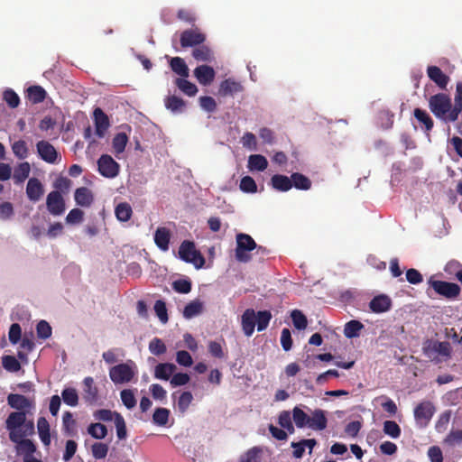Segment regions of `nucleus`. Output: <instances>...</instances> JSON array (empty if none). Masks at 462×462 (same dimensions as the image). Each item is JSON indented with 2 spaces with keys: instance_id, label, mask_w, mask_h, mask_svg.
Instances as JSON below:
<instances>
[{
  "instance_id": "1",
  "label": "nucleus",
  "mask_w": 462,
  "mask_h": 462,
  "mask_svg": "<svg viewBox=\"0 0 462 462\" xmlns=\"http://www.w3.org/2000/svg\"><path fill=\"white\" fill-rule=\"evenodd\" d=\"M29 412L13 411L5 420V428L9 431V439L15 441L16 435L23 433V435L34 434V422L32 420H27L26 416Z\"/></svg>"
},
{
  "instance_id": "2",
  "label": "nucleus",
  "mask_w": 462,
  "mask_h": 462,
  "mask_svg": "<svg viewBox=\"0 0 462 462\" xmlns=\"http://www.w3.org/2000/svg\"><path fill=\"white\" fill-rule=\"evenodd\" d=\"M422 352L426 357L435 364L446 362L451 358V346L447 341L427 339L422 346Z\"/></svg>"
},
{
  "instance_id": "3",
  "label": "nucleus",
  "mask_w": 462,
  "mask_h": 462,
  "mask_svg": "<svg viewBox=\"0 0 462 462\" xmlns=\"http://www.w3.org/2000/svg\"><path fill=\"white\" fill-rule=\"evenodd\" d=\"M429 107L436 117L450 122V115L454 106H452L449 96L444 93L431 96L429 99Z\"/></svg>"
},
{
  "instance_id": "4",
  "label": "nucleus",
  "mask_w": 462,
  "mask_h": 462,
  "mask_svg": "<svg viewBox=\"0 0 462 462\" xmlns=\"http://www.w3.org/2000/svg\"><path fill=\"white\" fill-rule=\"evenodd\" d=\"M236 259L240 263H248L251 260L249 253L257 248V244L251 236L245 233H238L236 236Z\"/></svg>"
},
{
  "instance_id": "5",
  "label": "nucleus",
  "mask_w": 462,
  "mask_h": 462,
  "mask_svg": "<svg viewBox=\"0 0 462 462\" xmlns=\"http://www.w3.org/2000/svg\"><path fill=\"white\" fill-rule=\"evenodd\" d=\"M179 256L182 261L192 263L197 269L202 268L205 264L204 256L196 249L194 242L189 240H184L180 244Z\"/></svg>"
},
{
  "instance_id": "6",
  "label": "nucleus",
  "mask_w": 462,
  "mask_h": 462,
  "mask_svg": "<svg viewBox=\"0 0 462 462\" xmlns=\"http://www.w3.org/2000/svg\"><path fill=\"white\" fill-rule=\"evenodd\" d=\"M133 365H134V364L132 361H129V363H122L112 366L109 369V377L111 381L116 384L131 382L135 375Z\"/></svg>"
},
{
  "instance_id": "7",
  "label": "nucleus",
  "mask_w": 462,
  "mask_h": 462,
  "mask_svg": "<svg viewBox=\"0 0 462 462\" xmlns=\"http://www.w3.org/2000/svg\"><path fill=\"white\" fill-rule=\"evenodd\" d=\"M428 283L436 293L447 299H455L460 294V287L454 282L437 281L430 277Z\"/></svg>"
},
{
  "instance_id": "8",
  "label": "nucleus",
  "mask_w": 462,
  "mask_h": 462,
  "mask_svg": "<svg viewBox=\"0 0 462 462\" xmlns=\"http://www.w3.org/2000/svg\"><path fill=\"white\" fill-rule=\"evenodd\" d=\"M97 170L103 177L114 179L119 174L120 165L112 156L103 154L97 160Z\"/></svg>"
},
{
  "instance_id": "9",
  "label": "nucleus",
  "mask_w": 462,
  "mask_h": 462,
  "mask_svg": "<svg viewBox=\"0 0 462 462\" xmlns=\"http://www.w3.org/2000/svg\"><path fill=\"white\" fill-rule=\"evenodd\" d=\"M435 412V407L430 401L420 402L414 409V419L420 427H426Z\"/></svg>"
},
{
  "instance_id": "10",
  "label": "nucleus",
  "mask_w": 462,
  "mask_h": 462,
  "mask_svg": "<svg viewBox=\"0 0 462 462\" xmlns=\"http://www.w3.org/2000/svg\"><path fill=\"white\" fill-rule=\"evenodd\" d=\"M46 208L52 216H60L65 212V199L59 190H52L47 195Z\"/></svg>"
},
{
  "instance_id": "11",
  "label": "nucleus",
  "mask_w": 462,
  "mask_h": 462,
  "mask_svg": "<svg viewBox=\"0 0 462 462\" xmlns=\"http://www.w3.org/2000/svg\"><path fill=\"white\" fill-rule=\"evenodd\" d=\"M7 403L12 409L16 410V411L31 412V411L35 408L33 400L18 393L8 394Z\"/></svg>"
},
{
  "instance_id": "12",
  "label": "nucleus",
  "mask_w": 462,
  "mask_h": 462,
  "mask_svg": "<svg viewBox=\"0 0 462 462\" xmlns=\"http://www.w3.org/2000/svg\"><path fill=\"white\" fill-rule=\"evenodd\" d=\"M36 149L39 157L48 163H57L58 159H60V155L59 154L55 147L48 141H39L36 143Z\"/></svg>"
},
{
  "instance_id": "13",
  "label": "nucleus",
  "mask_w": 462,
  "mask_h": 462,
  "mask_svg": "<svg viewBox=\"0 0 462 462\" xmlns=\"http://www.w3.org/2000/svg\"><path fill=\"white\" fill-rule=\"evenodd\" d=\"M205 41V34L199 32V29H188L183 31L180 39L182 48L196 47L202 44Z\"/></svg>"
},
{
  "instance_id": "14",
  "label": "nucleus",
  "mask_w": 462,
  "mask_h": 462,
  "mask_svg": "<svg viewBox=\"0 0 462 462\" xmlns=\"http://www.w3.org/2000/svg\"><path fill=\"white\" fill-rule=\"evenodd\" d=\"M244 91L241 82L233 78L223 80L218 88V95L221 97L234 96L235 94Z\"/></svg>"
},
{
  "instance_id": "15",
  "label": "nucleus",
  "mask_w": 462,
  "mask_h": 462,
  "mask_svg": "<svg viewBox=\"0 0 462 462\" xmlns=\"http://www.w3.org/2000/svg\"><path fill=\"white\" fill-rule=\"evenodd\" d=\"M29 435H23V433L16 435L15 441H12L16 444V451L18 454L23 455V457H33L32 454L36 450L34 443L28 439H24Z\"/></svg>"
},
{
  "instance_id": "16",
  "label": "nucleus",
  "mask_w": 462,
  "mask_h": 462,
  "mask_svg": "<svg viewBox=\"0 0 462 462\" xmlns=\"http://www.w3.org/2000/svg\"><path fill=\"white\" fill-rule=\"evenodd\" d=\"M393 301L386 294L374 296L369 302V308L374 313H383L391 310Z\"/></svg>"
},
{
  "instance_id": "17",
  "label": "nucleus",
  "mask_w": 462,
  "mask_h": 462,
  "mask_svg": "<svg viewBox=\"0 0 462 462\" xmlns=\"http://www.w3.org/2000/svg\"><path fill=\"white\" fill-rule=\"evenodd\" d=\"M194 76L199 84L208 86L214 81L216 72L208 65H200L194 69Z\"/></svg>"
},
{
  "instance_id": "18",
  "label": "nucleus",
  "mask_w": 462,
  "mask_h": 462,
  "mask_svg": "<svg viewBox=\"0 0 462 462\" xmlns=\"http://www.w3.org/2000/svg\"><path fill=\"white\" fill-rule=\"evenodd\" d=\"M93 116L96 127V134L100 138L104 137L105 133L110 125L108 116L100 107L95 108Z\"/></svg>"
},
{
  "instance_id": "19",
  "label": "nucleus",
  "mask_w": 462,
  "mask_h": 462,
  "mask_svg": "<svg viewBox=\"0 0 462 462\" xmlns=\"http://www.w3.org/2000/svg\"><path fill=\"white\" fill-rule=\"evenodd\" d=\"M427 74L440 89H446L449 82V77L446 75L438 66H429Z\"/></svg>"
},
{
  "instance_id": "20",
  "label": "nucleus",
  "mask_w": 462,
  "mask_h": 462,
  "mask_svg": "<svg viewBox=\"0 0 462 462\" xmlns=\"http://www.w3.org/2000/svg\"><path fill=\"white\" fill-rule=\"evenodd\" d=\"M44 193V187L37 178L29 179L26 185V195L31 201L40 200Z\"/></svg>"
},
{
  "instance_id": "21",
  "label": "nucleus",
  "mask_w": 462,
  "mask_h": 462,
  "mask_svg": "<svg viewBox=\"0 0 462 462\" xmlns=\"http://www.w3.org/2000/svg\"><path fill=\"white\" fill-rule=\"evenodd\" d=\"M256 324V312L253 309L245 310L241 317L242 329L246 337H251Z\"/></svg>"
},
{
  "instance_id": "22",
  "label": "nucleus",
  "mask_w": 462,
  "mask_h": 462,
  "mask_svg": "<svg viewBox=\"0 0 462 462\" xmlns=\"http://www.w3.org/2000/svg\"><path fill=\"white\" fill-rule=\"evenodd\" d=\"M171 240V232L164 226H160L154 233V243L159 249L163 252L169 250V245Z\"/></svg>"
},
{
  "instance_id": "23",
  "label": "nucleus",
  "mask_w": 462,
  "mask_h": 462,
  "mask_svg": "<svg viewBox=\"0 0 462 462\" xmlns=\"http://www.w3.org/2000/svg\"><path fill=\"white\" fill-rule=\"evenodd\" d=\"M74 199L77 205L86 208L90 207L94 200L92 191L86 187L78 188L75 190Z\"/></svg>"
},
{
  "instance_id": "24",
  "label": "nucleus",
  "mask_w": 462,
  "mask_h": 462,
  "mask_svg": "<svg viewBox=\"0 0 462 462\" xmlns=\"http://www.w3.org/2000/svg\"><path fill=\"white\" fill-rule=\"evenodd\" d=\"M413 116L420 123L421 129L425 133L429 134L432 130L434 122L429 113L421 108H415L413 110Z\"/></svg>"
},
{
  "instance_id": "25",
  "label": "nucleus",
  "mask_w": 462,
  "mask_h": 462,
  "mask_svg": "<svg viewBox=\"0 0 462 462\" xmlns=\"http://www.w3.org/2000/svg\"><path fill=\"white\" fill-rule=\"evenodd\" d=\"M327 424L328 420L324 411L317 409L312 412V416L310 417L308 426L312 430H322L326 429Z\"/></svg>"
},
{
  "instance_id": "26",
  "label": "nucleus",
  "mask_w": 462,
  "mask_h": 462,
  "mask_svg": "<svg viewBox=\"0 0 462 462\" xmlns=\"http://www.w3.org/2000/svg\"><path fill=\"white\" fill-rule=\"evenodd\" d=\"M176 365L171 363H161L154 368V377L160 380H169L176 370Z\"/></svg>"
},
{
  "instance_id": "27",
  "label": "nucleus",
  "mask_w": 462,
  "mask_h": 462,
  "mask_svg": "<svg viewBox=\"0 0 462 462\" xmlns=\"http://www.w3.org/2000/svg\"><path fill=\"white\" fill-rule=\"evenodd\" d=\"M165 107L172 113H182L186 106V102L180 97L171 95L164 99Z\"/></svg>"
},
{
  "instance_id": "28",
  "label": "nucleus",
  "mask_w": 462,
  "mask_h": 462,
  "mask_svg": "<svg viewBox=\"0 0 462 462\" xmlns=\"http://www.w3.org/2000/svg\"><path fill=\"white\" fill-rule=\"evenodd\" d=\"M271 184L273 188L279 191H288L292 188V182L291 177H287L282 174H275L271 179Z\"/></svg>"
},
{
  "instance_id": "29",
  "label": "nucleus",
  "mask_w": 462,
  "mask_h": 462,
  "mask_svg": "<svg viewBox=\"0 0 462 462\" xmlns=\"http://www.w3.org/2000/svg\"><path fill=\"white\" fill-rule=\"evenodd\" d=\"M84 383V399L89 403H93L97 399V388L94 383L92 377H86L83 381Z\"/></svg>"
},
{
  "instance_id": "30",
  "label": "nucleus",
  "mask_w": 462,
  "mask_h": 462,
  "mask_svg": "<svg viewBox=\"0 0 462 462\" xmlns=\"http://www.w3.org/2000/svg\"><path fill=\"white\" fill-rule=\"evenodd\" d=\"M174 84L184 95L188 97H194L199 91L197 86L186 79V78H177L174 80Z\"/></svg>"
},
{
  "instance_id": "31",
  "label": "nucleus",
  "mask_w": 462,
  "mask_h": 462,
  "mask_svg": "<svg viewBox=\"0 0 462 462\" xmlns=\"http://www.w3.org/2000/svg\"><path fill=\"white\" fill-rule=\"evenodd\" d=\"M31 166L29 162H23L19 163L14 171L13 179L14 183H23L30 175Z\"/></svg>"
},
{
  "instance_id": "32",
  "label": "nucleus",
  "mask_w": 462,
  "mask_h": 462,
  "mask_svg": "<svg viewBox=\"0 0 462 462\" xmlns=\"http://www.w3.org/2000/svg\"><path fill=\"white\" fill-rule=\"evenodd\" d=\"M171 69L180 78H188L189 75V68L184 60L180 57L171 58L170 61Z\"/></svg>"
},
{
  "instance_id": "33",
  "label": "nucleus",
  "mask_w": 462,
  "mask_h": 462,
  "mask_svg": "<svg viewBox=\"0 0 462 462\" xmlns=\"http://www.w3.org/2000/svg\"><path fill=\"white\" fill-rule=\"evenodd\" d=\"M39 437L45 446L51 444L50 424L44 417H40L37 421Z\"/></svg>"
},
{
  "instance_id": "34",
  "label": "nucleus",
  "mask_w": 462,
  "mask_h": 462,
  "mask_svg": "<svg viewBox=\"0 0 462 462\" xmlns=\"http://www.w3.org/2000/svg\"><path fill=\"white\" fill-rule=\"evenodd\" d=\"M268 166V161L267 159L261 154H253L250 155L248 158V168L251 171H264Z\"/></svg>"
},
{
  "instance_id": "35",
  "label": "nucleus",
  "mask_w": 462,
  "mask_h": 462,
  "mask_svg": "<svg viewBox=\"0 0 462 462\" xmlns=\"http://www.w3.org/2000/svg\"><path fill=\"white\" fill-rule=\"evenodd\" d=\"M292 187L297 189L308 190L311 187V180L305 175L300 172H294L291 175Z\"/></svg>"
},
{
  "instance_id": "36",
  "label": "nucleus",
  "mask_w": 462,
  "mask_h": 462,
  "mask_svg": "<svg viewBox=\"0 0 462 462\" xmlns=\"http://www.w3.org/2000/svg\"><path fill=\"white\" fill-rule=\"evenodd\" d=\"M203 310V303L199 300H195L188 303L183 310L185 319H192L199 315Z\"/></svg>"
},
{
  "instance_id": "37",
  "label": "nucleus",
  "mask_w": 462,
  "mask_h": 462,
  "mask_svg": "<svg viewBox=\"0 0 462 462\" xmlns=\"http://www.w3.org/2000/svg\"><path fill=\"white\" fill-rule=\"evenodd\" d=\"M462 111V82L457 84L455 95V106L450 115V122L457 120L460 112Z\"/></svg>"
},
{
  "instance_id": "38",
  "label": "nucleus",
  "mask_w": 462,
  "mask_h": 462,
  "mask_svg": "<svg viewBox=\"0 0 462 462\" xmlns=\"http://www.w3.org/2000/svg\"><path fill=\"white\" fill-rule=\"evenodd\" d=\"M46 91L41 86H31L27 88V97L33 104L42 102L46 97Z\"/></svg>"
},
{
  "instance_id": "39",
  "label": "nucleus",
  "mask_w": 462,
  "mask_h": 462,
  "mask_svg": "<svg viewBox=\"0 0 462 462\" xmlns=\"http://www.w3.org/2000/svg\"><path fill=\"white\" fill-rule=\"evenodd\" d=\"M193 58L198 61H210L213 58L212 51L206 45H198L192 51Z\"/></svg>"
},
{
  "instance_id": "40",
  "label": "nucleus",
  "mask_w": 462,
  "mask_h": 462,
  "mask_svg": "<svg viewBox=\"0 0 462 462\" xmlns=\"http://www.w3.org/2000/svg\"><path fill=\"white\" fill-rule=\"evenodd\" d=\"M115 214L119 221L126 222L131 218L133 210L127 202H122L116 207Z\"/></svg>"
},
{
  "instance_id": "41",
  "label": "nucleus",
  "mask_w": 462,
  "mask_h": 462,
  "mask_svg": "<svg viewBox=\"0 0 462 462\" xmlns=\"http://www.w3.org/2000/svg\"><path fill=\"white\" fill-rule=\"evenodd\" d=\"M364 328V325L358 320H350L346 323L344 335L347 338H353L359 336L360 331Z\"/></svg>"
},
{
  "instance_id": "42",
  "label": "nucleus",
  "mask_w": 462,
  "mask_h": 462,
  "mask_svg": "<svg viewBox=\"0 0 462 462\" xmlns=\"http://www.w3.org/2000/svg\"><path fill=\"white\" fill-rule=\"evenodd\" d=\"M292 419L295 425L301 429L309 424L310 417L300 407L296 406L292 410Z\"/></svg>"
},
{
  "instance_id": "43",
  "label": "nucleus",
  "mask_w": 462,
  "mask_h": 462,
  "mask_svg": "<svg viewBox=\"0 0 462 462\" xmlns=\"http://www.w3.org/2000/svg\"><path fill=\"white\" fill-rule=\"evenodd\" d=\"M88 432L94 439H102L106 438V436L107 434V429L102 423H99V422L91 423L88 427Z\"/></svg>"
},
{
  "instance_id": "44",
  "label": "nucleus",
  "mask_w": 462,
  "mask_h": 462,
  "mask_svg": "<svg viewBox=\"0 0 462 462\" xmlns=\"http://www.w3.org/2000/svg\"><path fill=\"white\" fill-rule=\"evenodd\" d=\"M170 411L166 408L155 409L152 415V421L158 426H165L168 423Z\"/></svg>"
},
{
  "instance_id": "45",
  "label": "nucleus",
  "mask_w": 462,
  "mask_h": 462,
  "mask_svg": "<svg viewBox=\"0 0 462 462\" xmlns=\"http://www.w3.org/2000/svg\"><path fill=\"white\" fill-rule=\"evenodd\" d=\"M128 142V137L125 133H118L113 138L112 145L116 154L122 153Z\"/></svg>"
},
{
  "instance_id": "46",
  "label": "nucleus",
  "mask_w": 462,
  "mask_h": 462,
  "mask_svg": "<svg viewBox=\"0 0 462 462\" xmlns=\"http://www.w3.org/2000/svg\"><path fill=\"white\" fill-rule=\"evenodd\" d=\"M262 452L260 447H253L240 457L239 462H259Z\"/></svg>"
},
{
  "instance_id": "47",
  "label": "nucleus",
  "mask_w": 462,
  "mask_h": 462,
  "mask_svg": "<svg viewBox=\"0 0 462 462\" xmlns=\"http://www.w3.org/2000/svg\"><path fill=\"white\" fill-rule=\"evenodd\" d=\"M272 319V313L269 310H260L256 313V326L258 331L264 330Z\"/></svg>"
},
{
  "instance_id": "48",
  "label": "nucleus",
  "mask_w": 462,
  "mask_h": 462,
  "mask_svg": "<svg viewBox=\"0 0 462 462\" xmlns=\"http://www.w3.org/2000/svg\"><path fill=\"white\" fill-rule=\"evenodd\" d=\"M63 402L69 406H77L79 403V395L74 388H65L61 393Z\"/></svg>"
},
{
  "instance_id": "49",
  "label": "nucleus",
  "mask_w": 462,
  "mask_h": 462,
  "mask_svg": "<svg viewBox=\"0 0 462 462\" xmlns=\"http://www.w3.org/2000/svg\"><path fill=\"white\" fill-rule=\"evenodd\" d=\"M383 430L393 439H398L402 433L400 426L393 420H385Z\"/></svg>"
},
{
  "instance_id": "50",
  "label": "nucleus",
  "mask_w": 462,
  "mask_h": 462,
  "mask_svg": "<svg viewBox=\"0 0 462 462\" xmlns=\"http://www.w3.org/2000/svg\"><path fill=\"white\" fill-rule=\"evenodd\" d=\"M149 351L154 356H161L166 353L167 347L161 338L154 337L149 343Z\"/></svg>"
},
{
  "instance_id": "51",
  "label": "nucleus",
  "mask_w": 462,
  "mask_h": 462,
  "mask_svg": "<svg viewBox=\"0 0 462 462\" xmlns=\"http://www.w3.org/2000/svg\"><path fill=\"white\" fill-rule=\"evenodd\" d=\"M291 317L292 323L297 329L301 330L306 328L308 325L307 318L300 310H292Z\"/></svg>"
},
{
  "instance_id": "52",
  "label": "nucleus",
  "mask_w": 462,
  "mask_h": 462,
  "mask_svg": "<svg viewBox=\"0 0 462 462\" xmlns=\"http://www.w3.org/2000/svg\"><path fill=\"white\" fill-rule=\"evenodd\" d=\"M121 400L123 404L129 410L133 409L136 405V399L134 391L131 389H125L120 393Z\"/></svg>"
},
{
  "instance_id": "53",
  "label": "nucleus",
  "mask_w": 462,
  "mask_h": 462,
  "mask_svg": "<svg viewBox=\"0 0 462 462\" xmlns=\"http://www.w3.org/2000/svg\"><path fill=\"white\" fill-rule=\"evenodd\" d=\"M153 310L156 316L162 323H167L169 320L166 304L163 300H158L155 301Z\"/></svg>"
},
{
  "instance_id": "54",
  "label": "nucleus",
  "mask_w": 462,
  "mask_h": 462,
  "mask_svg": "<svg viewBox=\"0 0 462 462\" xmlns=\"http://www.w3.org/2000/svg\"><path fill=\"white\" fill-rule=\"evenodd\" d=\"M115 425L116 428V435L119 439H125L127 436L125 421L120 413H115Z\"/></svg>"
},
{
  "instance_id": "55",
  "label": "nucleus",
  "mask_w": 462,
  "mask_h": 462,
  "mask_svg": "<svg viewBox=\"0 0 462 462\" xmlns=\"http://www.w3.org/2000/svg\"><path fill=\"white\" fill-rule=\"evenodd\" d=\"M193 396L190 392H183L178 399L177 406L180 412L184 413L192 402Z\"/></svg>"
},
{
  "instance_id": "56",
  "label": "nucleus",
  "mask_w": 462,
  "mask_h": 462,
  "mask_svg": "<svg viewBox=\"0 0 462 462\" xmlns=\"http://www.w3.org/2000/svg\"><path fill=\"white\" fill-rule=\"evenodd\" d=\"M278 423L280 426L286 430H288L290 433L294 432V427L291 422V413L288 411H283L279 414L278 417Z\"/></svg>"
},
{
  "instance_id": "57",
  "label": "nucleus",
  "mask_w": 462,
  "mask_h": 462,
  "mask_svg": "<svg viewBox=\"0 0 462 462\" xmlns=\"http://www.w3.org/2000/svg\"><path fill=\"white\" fill-rule=\"evenodd\" d=\"M62 423L64 430L67 434L71 436L75 434L76 421L73 419V415L70 411L64 412L62 417Z\"/></svg>"
},
{
  "instance_id": "58",
  "label": "nucleus",
  "mask_w": 462,
  "mask_h": 462,
  "mask_svg": "<svg viewBox=\"0 0 462 462\" xmlns=\"http://www.w3.org/2000/svg\"><path fill=\"white\" fill-rule=\"evenodd\" d=\"M14 154L19 159H25L28 156V148L23 140L16 141L12 145Z\"/></svg>"
},
{
  "instance_id": "59",
  "label": "nucleus",
  "mask_w": 462,
  "mask_h": 462,
  "mask_svg": "<svg viewBox=\"0 0 462 462\" xmlns=\"http://www.w3.org/2000/svg\"><path fill=\"white\" fill-rule=\"evenodd\" d=\"M3 98L11 108H16L20 104L19 96L11 88L4 92Z\"/></svg>"
},
{
  "instance_id": "60",
  "label": "nucleus",
  "mask_w": 462,
  "mask_h": 462,
  "mask_svg": "<svg viewBox=\"0 0 462 462\" xmlns=\"http://www.w3.org/2000/svg\"><path fill=\"white\" fill-rule=\"evenodd\" d=\"M240 189L244 192L254 193L257 190L254 180L251 176H245L240 181Z\"/></svg>"
},
{
  "instance_id": "61",
  "label": "nucleus",
  "mask_w": 462,
  "mask_h": 462,
  "mask_svg": "<svg viewBox=\"0 0 462 462\" xmlns=\"http://www.w3.org/2000/svg\"><path fill=\"white\" fill-rule=\"evenodd\" d=\"M92 455L97 459L105 458L108 452L107 444L102 442H96L91 447Z\"/></svg>"
},
{
  "instance_id": "62",
  "label": "nucleus",
  "mask_w": 462,
  "mask_h": 462,
  "mask_svg": "<svg viewBox=\"0 0 462 462\" xmlns=\"http://www.w3.org/2000/svg\"><path fill=\"white\" fill-rule=\"evenodd\" d=\"M2 365L7 371L16 372L21 368L20 363L13 356H5L2 358Z\"/></svg>"
},
{
  "instance_id": "63",
  "label": "nucleus",
  "mask_w": 462,
  "mask_h": 462,
  "mask_svg": "<svg viewBox=\"0 0 462 462\" xmlns=\"http://www.w3.org/2000/svg\"><path fill=\"white\" fill-rule=\"evenodd\" d=\"M191 282L186 279H180L172 282V289L179 293H189L191 291Z\"/></svg>"
},
{
  "instance_id": "64",
  "label": "nucleus",
  "mask_w": 462,
  "mask_h": 462,
  "mask_svg": "<svg viewBox=\"0 0 462 462\" xmlns=\"http://www.w3.org/2000/svg\"><path fill=\"white\" fill-rule=\"evenodd\" d=\"M71 186V180L63 176L58 177L53 182L55 190H59L60 193H67Z\"/></svg>"
}]
</instances>
